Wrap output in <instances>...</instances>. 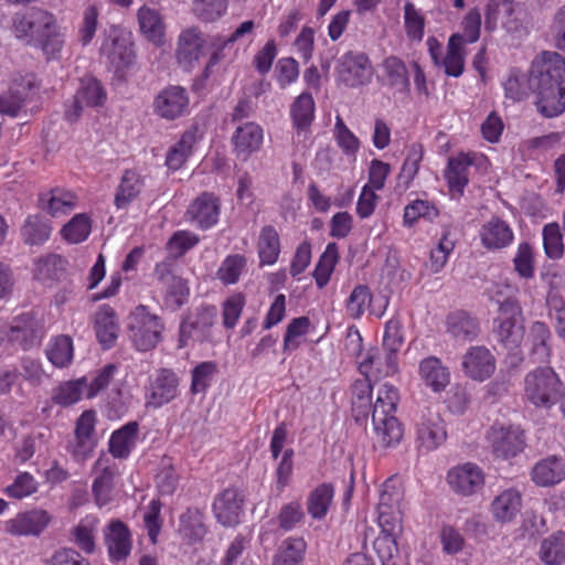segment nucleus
Returning <instances> with one entry per match:
<instances>
[{"instance_id": "1", "label": "nucleus", "mask_w": 565, "mask_h": 565, "mask_svg": "<svg viewBox=\"0 0 565 565\" xmlns=\"http://www.w3.org/2000/svg\"><path fill=\"white\" fill-rule=\"evenodd\" d=\"M537 111L553 118L565 110V57L555 51H543L532 62Z\"/></svg>"}, {"instance_id": "2", "label": "nucleus", "mask_w": 565, "mask_h": 565, "mask_svg": "<svg viewBox=\"0 0 565 565\" xmlns=\"http://www.w3.org/2000/svg\"><path fill=\"white\" fill-rule=\"evenodd\" d=\"M562 392L563 383L552 367H536L524 377V398L535 407L551 408L558 402Z\"/></svg>"}, {"instance_id": "3", "label": "nucleus", "mask_w": 565, "mask_h": 565, "mask_svg": "<svg viewBox=\"0 0 565 565\" xmlns=\"http://www.w3.org/2000/svg\"><path fill=\"white\" fill-rule=\"evenodd\" d=\"M473 167L481 174L489 172L491 163L488 157L481 152H459L448 159L444 172L451 199L458 200L469 183L468 169Z\"/></svg>"}, {"instance_id": "4", "label": "nucleus", "mask_w": 565, "mask_h": 565, "mask_svg": "<svg viewBox=\"0 0 565 565\" xmlns=\"http://www.w3.org/2000/svg\"><path fill=\"white\" fill-rule=\"evenodd\" d=\"M163 323L147 307H136L127 318L128 337L132 345L142 352L154 349L162 339Z\"/></svg>"}, {"instance_id": "5", "label": "nucleus", "mask_w": 565, "mask_h": 565, "mask_svg": "<svg viewBox=\"0 0 565 565\" xmlns=\"http://www.w3.org/2000/svg\"><path fill=\"white\" fill-rule=\"evenodd\" d=\"M56 20L47 10L33 7L13 14L11 32L18 41L33 46L50 28L54 26Z\"/></svg>"}, {"instance_id": "6", "label": "nucleus", "mask_w": 565, "mask_h": 565, "mask_svg": "<svg viewBox=\"0 0 565 565\" xmlns=\"http://www.w3.org/2000/svg\"><path fill=\"white\" fill-rule=\"evenodd\" d=\"M522 308L515 299H505L500 303L498 317L494 319L493 333L507 349L513 350L524 339Z\"/></svg>"}, {"instance_id": "7", "label": "nucleus", "mask_w": 565, "mask_h": 565, "mask_svg": "<svg viewBox=\"0 0 565 565\" xmlns=\"http://www.w3.org/2000/svg\"><path fill=\"white\" fill-rule=\"evenodd\" d=\"M487 443L495 458L508 460L525 449L524 431L513 425L494 424L487 433Z\"/></svg>"}, {"instance_id": "8", "label": "nucleus", "mask_w": 565, "mask_h": 565, "mask_svg": "<svg viewBox=\"0 0 565 565\" xmlns=\"http://www.w3.org/2000/svg\"><path fill=\"white\" fill-rule=\"evenodd\" d=\"M52 515L44 509L34 508L18 512L3 522L6 533L13 536H40L51 524Z\"/></svg>"}, {"instance_id": "9", "label": "nucleus", "mask_w": 565, "mask_h": 565, "mask_svg": "<svg viewBox=\"0 0 565 565\" xmlns=\"http://www.w3.org/2000/svg\"><path fill=\"white\" fill-rule=\"evenodd\" d=\"M92 492L97 507L108 504L114 498V478L118 475L116 462L107 454H100L93 467Z\"/></svg>"}, {"instance_id": "10", "label": "nucleus", "mask_w": 565, "mask_h": 565, "mask_svg": "<svg viewBox=\"0 0 565 565\" xmlns=\"http://www.w3.org/2000/svg\"><path fill=\"white\" fill-rule=\"evenodd\" d=\"M372 74L370 58L364 53L348 52L338 62L337 75L347 86L358 87L367 84Z\"/></svg>"}, {"instance_id": "11", "label": "nucleus", "mask_w": 565, "mask_h": 565, "mask_svg": "<svg viewBox=\"0 0 565 565\" xmlns=\"http://www.w3.org/2000/svg\"><path fill=\"white\" fill-rule=\"evenodd\" d=\"M190 96L186 89L179 85H169L154 97L153 113L167 120L177 119L189 110Z\"/></svg>"}, {"instance_id": "12", "label": "nucleus", "mask_w": 565, "mask_h": 565, "mask_svg": "<svg viewBox=\"0 0 565 565\" xmlns=\"http://www.w3.org/2000/svg\"><path fill=\"white\" fill-rule=\"evenodd\" d=\"M100 54L117 72L128 67L135 58L132 43L128 34L117 28H110L102 43Z\"/></svg>"}, {"instance_id": "13", "label": "nucleus", "mask_w": 565, "mask_h": 565, "mask_svg": "<svg viewBox=\"0 0 565 565\" xmlns=\"http://www.w3.org/2000/svg\"><path fill=\"white\" fill-rule=\"evenodd\" d=\"M447 482L454 492L470 497L483 489L486 475L478 465L466 462L457 465L448 471Z\"/></svg>"}, {"instance_id": "14", "label": "nucleus", "mask_w": 565, "mask_h": 565, "mask_svg": "<svg viewBox=\"0 0 565 565\" xmlns=\"http://www.w3.org/2000/svg\"><path fill=\"white\" fill-rule=\"evenodd\" d=\"M206 41L203 33L194 26L184 29L178 36L175 58L185 71L193 70L205 53Z\"/></svg>"}, {"instance_id": "15", "label": "nucleus", "mask_w": 565, "mask_h": 565, "mask_svg": "<svg viewBox=\"0 0 565 565\" xmlns=\"http://www.w3.org/2000/svg\"><path fill=\"white\" fill-rule=\"evenodd\" d=\"M447 439L446 425L437 413H428L416 424L415 443L420 452L438 449Z\"/></svg>"}, {"instance_id": "16", "label": "nucleus", "mask_w": 565, "mask_h": 565, "mask_svg": "<svg viewBox=\"0 0 565 565\" xmlns=\"http://www.w3.org/2000/svg\"><path fill=\"white\" fill-rule=\"evenodd\" d=\"M106 100V92L102 84L94 77L87 76L79 81L78 88L72 105L65 110L67 120H76L87 107L102 106Z\"/></svg>"}, {"instance_id": "17", "label": "nucleus", "mask_w": 565, "mask_h": 565, "mask_svg": "<svg viewBox=\"0 0 565 565\" xmlns=\"http://www.w3.org/2000/svg\"><path fill=\"white\" fill-rule=\"evenodd\" d=\"M231 142L235 157L241 161H247L260 150L264 142V130L256 122H245L235 129Z\"/></svg>"}, {"instance_id": "18", "label": "nucleus", "mask_w": 565, "mask_h": 565, "mask_svg": "<svg viewBox=\"0 0 565 565\" xmlns=\"http://www.w3.org/2000/svg\"><path fill=\"white\" fill-rule=\"evenodd\" d=\"M465 375L473 381L483 382L495 371V359L484 347H471L462 356Z\"/></svg>"}, {"instance_id": "19", "label": "nucleus", "mask_w": 565, "mask_h": 565, "mask_svg": "<svg viewBox=\"0 0 565 565\" xmlns=\"http://www.w3.org/2000/svg\"><path fill=\"white\" fill-rule=\"evenodd\" d=\"M105 545L111 562L126 559L132 550V536L128 526L119 521H110L104 530Z\"/></svg>"}, {"instance_id": "20", "label": "nucleus", "mask_w": 565, "mask_h": 565, "mask_svg": "<svg viewBox=\"0 0 565 565\" xmlns=\"http://www.w3.org/2000/svg\"><path fill=\"white\" fill-rule=\"evenodd\" d=\"M220 201L212 193H202L190 205L186 211L189 221L201 230L214 226L220 216Z\"/></svg>"}, {"instance_id": "21", "label": "nucleus", "mask_w": 565, "mask_h": 565, "mask_svg": "<svg viewBox=\"0 0 565 565\" xmlns=\"http://www.w3.org/2000/svg\"><path fill=\"white\" fill-rule=\"evenodd\" d=\"M243 495L237 489L228 488L220 493L213 503V512L218 523L234 526L243 514Z\"/></svg>"}, {"instance_id": "22", "label": "nucleus", "mask_w": 565, "mask_h": 565, "mask_svg": "<svg viewBox=\"0 0 565 565\" xmlns=\"http://www.w3.org/2000/svg\"><path fill=\"white\" fill-rule=\"evenodd\" d=\"M359 371L370 379L392 376L398 371V359L384 350L371 349L359 361Z\"/></svg>"}, {"instance_id": "23", "label": "nucleus", "mask_w": 565, "mask_h": 565, "mask_svg": "<svg viewBox=\"0 0 565 565\" xmlns=\"http://www.w3.org/2000/svg\"><path fill=\"white\" fill-rule=\"evenodd\" d=\"M481 245L487 250H500L512 244L514 233L511 226L499 217H491L479 230Z\"/></svg>"}, {"instance_id": "24", "label": "nucleus", "mask_w": 565, "mask_h": 565, "mask_svg": "<svg viewBox=\"0 0 565 565\" xmlns=\"http://www.w3.org/2000/svg\"><path fill=\"white\" fill-rule=\"evenodd\" d=\"M522 509V494L515 488L499 492L490 503L489 511L493 520L501 524L511 523Z\"/></svg>"}, {"instance_id": "25", "label": "nucleus", "mask_w": 565, "mask_h": 565, "mask_svg": "<svg viewBox=\"0 0 565 565\" xmlns=\"http://www.w3.org/2000/svg\"><path fill=\"white\" fill-rule=\"evenodd\" d=\"M141 34L154 46L166 43V23L161 13L151 7L142 6L137 12Z\"/></svg>"}, {"instance_id": "26", "label": "nucleus", "mask_w": 565, "mask_h": 565, "mask_svg": "<svg viewBox=\"0 0 565 565\" xmlns=\"http://www.w3.org/2000/svg\"><path fill=\"white\" fill-rule=\"evenodd\" d=\"M146 188V178L136 169L126 170L117 186L114 203L117 209H127Z\"/></svg>"}, {"instance_id": "27", "label": "nucleus", "mask_w": 565, "mask_h": 565, "mask_svg": "<svg viewBox=\"0 0 565 565\" xmlns=\"http://www.w3.org/2000/svg\"><path fill=\"white\" fill-rule=\"evenodd\" d=\"M178 377L169 370H161L151 384L150 394L147 397V404L159 408L178 395Z\"/></svg>"}, {"instance_id": "28", "label": "nucleus", "mask_w": 565, "mask_h": 565, "mask_svg": "<svg viewBox=\"0 0 565 565\" xmlns=\"http://www.w3.org/2000/svg\"><path fill=\"white\" fill-rule=\"evenodd\" d=\"M422 382L435 393L445 391L450 383V372L438 358L428 356L418 365Z\"/></svg>"}, {"instance_id": "29", "label": "nucleus", "mask_w": 565, "mask_h": 565, "mask_svg": "<svg viewBox=\"0 0 565 565\" xmlns=\"http://www.w3.org/2000/svg\"><path fill=\"white\" fill-rule=\"evenodd\" d=\"M533 482L539 487H551L565 478V459L555 456L536 462L531 471Z\"/></svg>"}, {"instance_id": "30", "label": "nucleus", "mask_w": 565, "mask_h": 565, "mask_svg": "<svg viewBox=\"0 0 565 565\" xmlns=\"http://www.w3.org/2000/svg\"><path fill=\"white\" fill-rule=\"evenodd\" d=\"M139 426L137 422H129L111 433L108 448L114 458L126 459L136 447Z\"/></svg>"}, {"instance_id": "31", "label": "nucleus", "mask_w": 565, "mask_h": 565, "mask_svg": "<svg viewBox=\"0 0 565 565\" xmlns=\"http://www.w3.org/2000/svg\"><path fill=\"white\" fill-rule=\"evenodd\" d=\"M374 440L384 448L395 447L403 438V427L395 416H372Z\"/></svg>"}, {"instance_id": "32", "label": "nucleus", "mask_w": 565, "mask_h": 565, "mask_svg": "<svg viewBox=\"0 0 565 565\" xmlns=\"http://www.w3.org/2000/svg\"><path fill=\"white\" fill-rule=\"evenodd\" d=\"M95 333L104 349L111 348L119 333L116 312L109 306H102L95 315Z\"/></svg>"}, {"instance_id": "33", "label": "nucleus", "mask_w": 565, "mask_h": 565, "mask_svg": "<svg viewBox=\"0 0 565 565\" xmlns=\"http://www.w3.org/2000/svg\"><path fill=\"white\" fill-rule=\"evenodd\" d=\"M465 57L463 35L454 33L448 40L446 54L443 55L438 66H441L448 76L459 77L465 70Z\"/></svg>"}, {"instance_id": "34", "label": "nucleus", "mask_w": 565, "mask_h": 565, "mask_svg": "<svg viewBox=\"0 0 565 565\" xmlns=\"http://www.w3.org/2000/svg\"><path fill=\"white\" fill-rule=\"evenodd\" d=\"M207 529L204 523V514L199 509H189L180 516L179 534L186 544L201 542Z\"/></svg>"}, {"instance_id": "35", "label": "nucleus", "mask_w": 565, "mask_h": 565, "mask_svg": "<svg viewBox=\"0 0 565 565\" xmlns=\"http://www.w3.org/2000/svg\"><path fill=\"white\" fill-rule=\"evenodd\" d=\"M32 87V76L22 78L21 83L13 81L9 93L0 97V113L12 117L17 116Z\"/></svg>"}, {"instance_id": "36", "label": "nucleus", "mask_w": 565, "mask_h": 565, "mask_svg": "<svg viewBox=\"0 0 565 565\" xmlns=\"http://www.w3.org/2000/svg\"><path fill=\"white\" fill-rule=\"evenodd\" d=\"M65 45V34L57 20L54 26L50 28L38 41L33 47L39 49L46 61H56L62 56Z\"/></svg>"}, {"instance_id": "37", "label": "nucleus", "mask_w": 565, "mask_h": 565, "mask_svg": "<svg viewBox=\"0 0 565 565\" xmlns=\"http://www.w3.org/2000/svg\"><path fill=\"white\" fill-rule=\"evenodd\" d=\"M306 550L307 543L302 537L289 536L278 546L271 565H299Z\"/></svg>"}, {"instance_id": "38", "label": "nucleus", "mask_w": 565, "mask_h": 565, "mask_svg": "<svg viewBox=\"0 0 565 565\" xmlns=\"http://www.w3.org/2000/svg\"><path fill=\"white\" fill-rule=\"evenodd\" d=\"M447 331L458 340H472L479 333V323L476 318L463 311L450 313L446 320Z\"/></svg>"}, {"instance_id": "39", "label": "nucleus", "mask_w": 565, "mask_h": 565, "mask_svg": "<svg viewBox=\"0 0 565 565\" xmlns=\"http://www.w3.org/2000/svg\"><path fill=\"white\" fill-rule=\"evenodd\" d=\"M41 204L52 216H61L76 207L77 196L71 191L54 189L42 195Z\"/></svg>"}, {"instance_id": "40", "label": "nucleus", "mask_w": 565, "mask_h": 565, "mask_svg": "<svg viewBox=\"0 0 565 565\" xmlns=\"http://www.w3.org/2000/svg\"><path fill=\"white\" fill-rule=\"evenodd\" d=\"M334 497V488L330 483H322L315 488L307 498V511L315 520L326 518Z\"/></svg>"}, {"instance_id": "41", "label": "nucleus", "mask_w": 565, "mask_h": 565, "mask_svg": "<svg viewBox=\"0 0 565 565\" xmlns=\"http://www.w3.org/2000/svg\"><path fill=\"white\" fill-rule=\"evenodd\" d=\"M255 23L252 20L242 22L231 35L228 36H216L213 40L214 52L209 58V63L205 67V74H209L211 67L216 65L223 58V50L228 45L244 39L246 35H250L254 31Z\"/></svg>"}, {"instance_id": "42", "label": "nucleus", "mask_w": 565, "mask_h": 565, "mask_svg": "<svg viewBox=\"0 0 565 565\" xmlns=\"http://www.w3.org/2000/svg\"><path fill=\"white\" fill-rule=\"evenodd\" d=\"M257 249L262 265L270 266L277 262L280 253V239L278 232L273 226L267 225L262 228Z\"/></svg>"}, {"instance_id": "43", "label": "nucleus", "mask_w": 565, "mask_h": 565, "mask_svg": "<svg viewBox=\"0 0 565 565\" xmlns=\"http://www.w3.org/2000/svg\"><path fill=\"white\" fill-rule=\"evenodd\" d=\"M97 525V516L89 514L79 520L71 531L73 542L86 554L95 552V533Z\"/></svg>"}, {"instance_id": "44", "label": "nucleus", "mask_w": 565, "mask_h": 565, "mask_svg": "<svg viewBox=\"0 0 565 565\" xmlns=\"http://www.w3.org/2000/svg\"><path fill=\"white\" fill-rule=\"evenodd\" d=\"M9 331V341L19 342L26 347L39 338L40 328L38 321L32 316L22 315L13 320Z\"/></svg>"}, {"instance_id": "45", "label": "nucleus", "mask_w": 565, "mask_h": 565, "mask_svg": "<svg viewBox=\"0 0 565 565\" xmlns=\"http://www.w3.org/2000/svg\"><path fill=\"white\" fill-rule=\"evenodd\" d=\"M195 145V134L186 131L182 135L180 140L174 143L167 152L166 167L170 171L181 169L186 162L188 158L192 154Z\"/></svg>"}, {"instance_id": "46", "label": "nucleus", "mask_w": 565, "mask_h": 565, "mask_svg": "<svg viewBox=\"0 0 565 565\" xmlns=\"http://www.w3.org/2000/svg\"><path fill=\"white\" fill-rule=\"evenodd\" d=\"M540 559L546 565H559L565 562V532L558 531L541 542Z\"/></svg>"}, {"instance_id": "47", "label": "nucleus", "mask_w": 565, "mask_h": 565, "mask_svg": "<svg viewBox=\"0 0 565 565\" xmlns=\"http://www.w3.org/2000/svg\"><path fill=\"white\" fill-rule=\"evenodd\" d=\"M382 78L384 83L398 92L408 88V73L403 61L395 56L386 57L382 63Z\"/></svg>"}, {"instance_id": "48", "label": "nucleus", "mask_w": 565, "mask_h": 565, "mask_svg": "<svg viewBox=\"0 0 565 565\" xmlns=\"http://www.w3.org/2000/svg\"><path fill=\"white\" fill-rule=\"evenodd\" d=\"M290 116L298 135L306 131L315 118V102L312 96L308 93L299 95L291 106Z\"/></svg>"}, {"instance_id": "49", "label": "nucleus", "mask_w": 565, "mask_h": 565, "mask_svg": "<svg viewBox=\"0 0 565 565\" xmlns=\"http://www.w3.org/2000/svg\"><path fill=\"white\" fill-rule=\"evenodd\" d=\"M87 380L81 377L74 381H66L56 386L52 394V399L61 406H71L85 395L86 396Z\"/></svg>"}, {"instance_id": "50", "label": "nucleus", "mask_w": 565, "mask_h": 565, "mask_svg": "<svg viewBox=\"0 0 565 565\" xmlns=\"http://www.w3.org/2000/svg\"><path fill=\"white\" fill-rule=\"evenodd\" d=\"M49 361L55 367L68 366L74 356L73 341L67 335H58L50 341L45 350Z\"/></svg>"}, {"instance_id": "51", "label": "nucleus", "mask_w": 565, "mask_h": 565, "mask_svg": "<svg viewBox=\"0 0 565 565\" xmlns=\"http://www.w3.org/2000/svg\"><path fill=\"white\" fill-rule=\"evenodd\" d=\"M92 232V220L88 214L74 215L61 230L62 237L71 244L87 239Z\"/></svg>"}, {"instance_id": "52", "label": "nucleus", "mask_w": 565, "mask_h": 565, "mask_svg": "<svg viewBox=\"0 0 565 565\" xmlns=\"http://www.w3.org/2000/svg\"><path fill=\"white\" fill-rule=\"evenodd\" d=\"M398 403L397 387L390 383H383L377 390L372 416H395Z\"/></svg>"}, {"instance_id": "53", "label": "nucleus", "mask_w": 565, "mask_h": 565, "mask_svg": "<svg viewBox=\"0 0 565 565\" xmlns=\"http://www.w3.org/2000/svg\"><path fill=\"white\" fill-rule=\"evenodd\" d=\"M513 268L516 275L525 280L533 278L535 271V250L527 243L522 242L518 245L512 259Z\"/></svg>"}, {"instance_id": "54", "label": "nucleus", "mask_w": 565, "mask_h": 565, "mask_svg": "<svg viewBox=\"0 0 565 565\" xmlns=\"http://www.w3.org/2000/svg\"><path fill=\"white\" fill-rule=\"evenodd\" d=\"M227 0H192V13L202 22H214L227 11Z\"/></svg>"}, {"instance_id": "55", "label": "nucleus", "mask_w": 565, "mask_h": 565, "mask_svg": "<svg viewBox=\"0 0 565 565\" xmlns=\"http://www.w3.org/2000/svg\"><path fill=\"white\" fill-rule=\"evenodd\" d=\"M21 234L28 244H42L49 239L51 226L42 217L30 215L21 228Z\"/></svg>"}, {"instance_id": "56", "label": "nucleus", "mask_w": 565, "mask_h": 565, "mask_svg": "<svg viewBox=\"0 0 565 565\" xmlns=\"http://www.w3.org/2000/svg\"><path fill=\"white\" fill-rule=\"evenodd\" d=\"M247 264V259L243 255L234 254L228 255L221 263L216 277L224 285H234L238 281L242 273L244 271Z\"/></svg>"}, {"instance_id": "57", "label": "nucleus", "mask_w": 565, "mask_h": 565, "mask_svg": "<svg viewBox=\"0 0 565 565\" xmlns=\"http://www.w3.org/2000/svg\"><path fill=\"white\" fill-rule=\"evenodd\" d=\"M543 247L551 259H559L564 254L563 235L557 223H548L543 227Z\"/></svg>"}, {"instance_id": "58", "label": "nucleus", "mask_w": 565, "mask_h": 565, "mask_svg": "<svg viewBox=\"0 0 565 565\" xmlns=\"http://www.w3.org/2000/svg\"><path fill=\"white\" fill-rule=\"evenodd\" d=\"M246 303L244 294L235 291L232 292L222 305L223 324L227 329H233L243 312Z\"/></svg>"}, {"instance_id": "59", "label": "nucleus", "mask_w": 565, "mask_h": 565, "mask_svg": "<svg viewBox=\"0 0 565 565\" xmlns=\"http://www.w3.org/2000/svg\"><path fill=\"white\" fill-rule=\"evenodd\" d=\"M372 295L366 286H356L347 300V312L353 319L361 318L370 307Z\"/></svg>"}, {"instance_id": "60", "label": "nucleus", "mask_w": 565, "mask_h": 565, "mask_svg": "<svg viewBox=\"0 0 565 565\" xmlns=\"http://www.w3.org/2000/svg\"><path fill=\"white\" fill-rule=\"evenodd\" d=\"M217 372L215 362L205 361L192 370L191 392L193 394L204 393L211 385L213 376Z\"/></svg>"}, {"instance_id": "61", "label": "nucleus", "mask_w": 565, "mask_h": 565, "mask_svg": "<svg viewBox=\"0 0 565 565\" xmlns=\"http://www.w3.org/2000/svg\"><path fill=\"white\" fill-rule=\"evenodd\" d=\"M39 483L29 472L19 473L14 481L4 488L3 492L13 499H23L38 491Z\"/></svg>"}, {"instance_id": "62", "label": "nucleus", "mask_w": 565, "mask_h": 565, "mask_svg": "<svg viewBox=\"0 0 565 565\" xmlns=\"http://www.w3.org/2000/svg\"><path fill=\"white\" fill-rule=\"evenodd\" d=\"M423 156L424 149L420 145H412L408 149L406 159L398 175V179L405 184L406 188L409 186L411 182L417 175Z\"/></svg>"}, {"instance_id": "63", "label": "nucleus", "mask_w": 565, "mask_h": 565, "mask_svg": "<svg viewBox=\"0 0 565 565\" xmlns=\"http://www.w3.org/2000/svg\"><path fill=\"white\" fill-rule=\"evenodd\" d=\"M403 491L399 480L396 478L387 479L381 487L379 508L383 510L401 509Z\"/></svg>"}, {"instance_id": "64", "label": "nucleus", "mask_w": 565, "mask_h": 565, "mask_svg": "<svg viewBox=\"0 0 565 565\" xmlns=\"http://www.w3.org/2000/svg\"><path fill=\"white\" fill-rule=\"evenodd\" d=\"M397 535L381 534L374 542V548L382 562V565H397L398 546Z\"/></svg>"}]
</instances>
